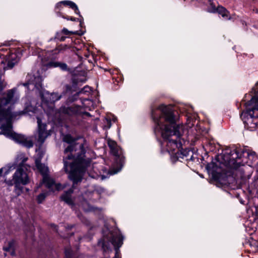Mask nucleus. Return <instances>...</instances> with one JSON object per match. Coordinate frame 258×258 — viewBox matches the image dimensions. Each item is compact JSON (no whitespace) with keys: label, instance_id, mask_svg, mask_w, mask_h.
<instances>
[{"label":"nucleus","instance_id":"obj_1","mask_svg":"<svg viewBox=\"0 0 258 258\" xmlns=\"http://www.w3.org/2000/svg\"><path fill=\"white\" fill-rule=\"evenodd\" d=\"M77 138L70 135L63 136L62 141L69 145L64 149L63 158V169L68 178L75 185L81 182L84 173L90 163L89 158H85V150L82 143H76Z\"/></svg>","mask_w":258,"mask_h":258},{"label":"nucleus","instance_id":"obj_2","mask_svg":"<svg viewBox=\"0 0 258 258\" xmlns=\"http://www.w3.org/2000/svg\"><path fill=\"white\" fill-rule=\"evenodd\" d=\"M151 114L155 124V132H159L166 140L168 149L173 151L181 147L180 138L183 127L176 124V117L171 108L162 104L152 109Z\"/></svg>","mask_w":258,"mask_h":258},{"label":"nucleus","instance_id":"obj_3","mask_svg":"<svg viewBox=\"0 0 258 258\" xmlns=\"http://www.w3.org/2000/svg\"><path fill=\"white\" fill-rule=\"evenodd\" d=\"M17 89L13 88L7 91L6 96L0 98V135L3 134L28 148L32 147L33 143L24 136L13 132L12 121L23 114L22 112H13L11 105L17 101L15 94Z\"/></svg>","mask_w":258,"mask_h":258},{"label":"nucleus","instance_id":"obj_4","mask_svg":"<svg viewBox=\"0 0 258 258\" xmlns=\"http://www.w3.org/2000/svg\"><path fill=\"white\" fill-rule=\"evenodd\" d=\"M252 107L246 109L243 118L245 128L250 131L258 129V98L253 97L248 102Z\"/></svg>","mask_w":258,"mask_h":258},{"label":"nucleus","instance_id":"obj_5","mask_svg":"<svg viewBox=\"0 0 258 258\" xmlns=\"http://www.w3.org/2000/svg\"><path fill=\"white\" fill-rule=\"evenodd\" d=\"M28 170L23 168L22 167H18L15 172L13 175L12 180H5L6 183L9 186H12L14 183L20 184L22 185H26L30 181V178L27 173Z\"/></svg>","mask_w":258,"mask_h":258},{"label":"nucleus","instance_id":"obj_6","mask_svg":"<svg viewBox=\"0 0 258 258\" xmlns=\"http://www.w3.org/2000/svg\"><path fill=\"white\" fill-rule=\"evenodd\" d=\"M41 97L43 102L42 107L48 114H51L54 112L53 103L61 98V95L57 93L45 94L41 93Z\"/></svg>","mask_w":258,"mask_h":258},{"label":"nucleus","instance_id":"obj_7","mask_svg":"<svg viewBox=\"0 0 258 258\" xmlns=\"http://www.w3.org/2000/svg\"><path fill=\"white\" fill-rule=\"evenodd\" d=\"M244 153L241 149H235L233 150L226 149L225 154H227L226 158V164L231 168L236 169L240 166V162L238 161L241 157L242 154Z\"/></svg>","mask_w":258,"mask_h":258},{"label":"nucleus","instance_id":"obj_8","mask_svg":"<svg viewBox=\"0 0 258 258\" xmlns=\"http://www.w3.org/2000/svg\"><path fill=\"white\" fill-rule=\"evenodd\" d=\"M107 239L112 244L115 249L116 253L114 258H121L118 252V248L122 244V236L117 232H110Z\"/></svg>","mask_w":258,"mask_h":258},{"label":"nucleus","instance_id":"obj_9","mask_svg":"<svg viewBox=\"0 0 258 258\" xmlns=\"http://www.w3.org/2000/svg\"><path fill=\"white\" fill-rule=\"evenodd\" d=\"M30 79L23 85L27 87L28 89L33 90L34 89L40 91L42 89V78L38 76L37 77L29 76Z\"/></svg>","mask_w":258,"mask_h":258},{"label":"nucleus","instance_id":"obj_10","mask_svg":"<svg viewBox=\"0 0 258 258\" xmlns=\"http://www.w3.org/2000/svg\"><path fill=\"white\" fill-rule=\"evenodd\" d=\"M107 143L111 153L116 157L119 158V163L122 166L124 162V157L121 156L122 151L121 149L117 146L116 142L111 139L108 140Z\"/></svg>","mask_w":258,"mask_h":258},{"label":"nucleus","instance_id":"obj_11","mask_svg":"<svg viewBox=\"0 0 258 258\" xmlns=\"http://www.w3.org/2000/svg\"><path fill=\"white\" fill-rule=\"evenodd\" d=\"M37 123L39 128L38 141L42 144L50 133L46 130V124H41V120L39 118H37Z\"/></svg>","mask_w":258,"mask_h":258},{"label":"nucleus","instance_id":"obj_12","mask_svg":"<svg viewBox=\"0 0 258 258\" xmlns=\"http://www.w3.org/2000/svg\"><path fill=\"white\" fill-rule=\"evenodd\" d=\"M43 182L46 186L49 189L53 190L54 188L59 190L62 188L61 185L60 183H55L52 179L47 178L46 176L43 177Z\"/></svg>","mask_w":258,"mask_h":258},{"label":"nucleus","instance_id":"obj_13","mask_svg":"<svg viewBox=\"0 0 258 258\" xmlns=\"http://www.w3.org/2000/svg\"><path fill=\"white\" fill-rule=\"evenodd\" d=\"M79 110L78 107L71 106V107H63L60 108V112L62 113L67 114L69 115H73L77 113Z\"/></svg>","mask_w":258,"mask_h":258},{"label":"nucleus","instance_id":"obj_14","mask_svg":"<svg viewBox=\"0 0 258 258\" xmlns=\"http://www.w3.org/2000/svg\"><path fill=\"white\" fill-rule=\"evenodd\" d=\"M62 4H63L64 6H68L70 8L73 9L76 14H79V11L78 8V7L74 2H73L72 1H61L56 5V8H58V9L61 6Z\"/></svg>","mask_w":258,"mask_h":258},{"label":"nucleus","instance_id":"obj_15","mask_svg":"<svg viewBox=\"0 0 258 258\" xmlns=\"http://www.w3.org/2000/svg\"><path fill=\"white\" fill-rule=\"evenodd\" d=\"M73 192V189L71 188L67 191H66L61 196V199L67 204L70 206L74 205L73 201L71 198V195Z\"/></svg>","mask_w":258,"mask_h":258},{"label":"nucleus","instance_id":"obj_16","mask_svg":"<svg viewBox=\"0 0 258 258\" xmlns=\"http://www.w3.org/2000/svg\"><path fill=\"white\" fill-rule=\"evenodd\" d=\"M48 68L59 67L62 71H69V69L66 63L60 62L57 61H50L47 65Z\"/></svg>","mask_w":258,"mask_h":258},{"label":"nucleus","instance_id":"obj_17","mask_svg":"<svg viewBox=\"0 0 258 258\" xmlns=\"http://www.w3.org/2000/svg\"><path fill=\"white\" fill-rule=\"evenodd\" d=\"M35 164L38 170L44 176L47 173L48 170V167L44 164H42L40 163V159H36Z\"/></svg>","mask_w":258,"mask_h":258},{"label":"nucleus","instance_id":"obj_18","mask_svg":"<svg viewBox=\"0 0 258 258\" xmlns=\"http://www.w3.org/2000/svg\"><path fill=\"white\" fill-rule=\"evenodd\" d=\"M18 62V59L15 54H12L9 57L6 67L7 69H12Z\"/></svg>","mask_w":258,"mask_h":258},{"label":"nucleus","instance_id":"obj_19","mask_svg":"<svg viewBox=\"0 0 258 258\" xmlns=\"http://www.w3.org/2000/svg\"><path fill=\"white\" fill-rule=\"evenodd\" d=\"M18 160L20 162L19 163L18 167H22L26 170H28V168H29L30 167L28 165L25 164L28 160L27 157H25L23 154H21L18 156Z\"/></svg>","mask_w":258,"mask_h":258},{"label":"nucleus","instance_id":"obj_20","mask_svg":"<svg viewBox=\"0 0 258 258\" xmlns=\"http://www.w3.org/2000/svg\"><path fill=\"white\" fill-rule=\"evenodd\" d=\"M219 14L221 15V16L223 18H225L227 19L229 18V12L224 7L222 6H219L217 8V12Z\"/></svg>","mask_w":258,"mask_h":258},{"label":"nucleus","instance_id":"obj_21","mask_svg":"<svg viewBox=\"0 0 258 258\" xmlns=\"http://www.w3.org/2000/svg\"><path fill=\"white\" fill-rule=\"evenodd\" d=\"M15 241L14 240L9 241L8 242V245L3 247L4 250L6 251H11L12 249H14Z\"/></svg>","mask_w":258,"mask_h":258},{"label":"nucleus","instance_id":"obj_22","mask_svg":"<svg viewBox=\"0 0 258 258\" xmlns=\"http://www.w3.org/2000/svg\"><path fill=\"white\" fill-rule=\"evenodd\" d=\"M15 185V192L17 196H19L22 192L23 187L20 184L14 183Z\"/></svg>","mask_w":258,"mask_h":258},{"label":"nucleus","instance_id":"obj_23","mask_svg":"<svg viewBox=\"0 0 258 258\" xmlns=\"http://www.w3.org/2000/svg\"><path fill=\"white\" fill-rule=\"evenodd\" d=\"M247 155L248 158L251 160H255L257 158L256 153L254 151H247Z\"/></svg>","mask_w":258,"mask_h":258},{"label":"nucleus","instance_id":"obj_24","mask_svg":"<svg viewBox=\"0 0 258 258\" xmlns=\"http://www.w3.org/2000/svg\"><path fill=\"white\" fill-rule=\"evenodd\" d=\"M70 48V46L68 45H60L56 48V50H58V52H61Z\"/></svg>","mask_w":258,"mask_h":258},{"label":"nucleus","instance_id":"obj_25","mask_svg":"<svg viewBox=\"0 0 258 258\" xmlns=\"http://www.w3.org/2000/svg\"><path fill=\"white\" fill-rule=\"evenodd\" d=\"M86 89H89V88L88 87H84L81 91H80L78 93H76L74 95V96L72 97V98H70V100L71 101H74L75 100L77 99V98L78 97L79 94L80 93H82L85 91H88L87 90H85Z\"/></svg>","mask_w":258,"mask_h":258},{"label":"nucleus","instance_id":"obj_26","mask_svg":"<svg viewBox=\"0 0 258 258\" xmlns=\"http://www.w3.org/2000/svg\"><path fill=\"white\" fill-rule=\"evenodd\" d=\"M46 196L47 195L45 193H41L39 194L37 198L38 203L39 204L42 203L45 200Z\"/></svg>","mask_w":258,"mask_h":258},{"label":"nucleus","instance_id":"obj_27","mask_svg":"<svg viewBox=\"0 0 258 258\" xmlns=\"http://www.w3.org/2000/svg\"><path fill=\"white\" fill-rule=\"evenodd\" d=\"M210 5V7L209 8L208 11L211 13H216L217 12V8L216 6L211 2V0H208Z\"/></svg>","mask_w":258,"mask_h":258},{"label":"nucleus","instance_id":"obj_28","mask_svg":"<svg viewBox=\"0 0 258 258\" xmlns=\"http://www.w3.org/2000/svg\"><path fill=\"white\" fill-rule=\"evenodd\" d=\"M65 255L67 258H72V250L71 248L66 249Z\"/></svg>","mask_w":258,"mask_h":258},{"label":"nucleus","instance_id":"obj_29","mask_svg":"<svg viewBox=\"0 0 258 258\" xmlns=\"http://www.w3.org/2000/svg\"><path fill=\"white\" fill-rule=\"evenodd\" d=\"M55 38L59 40L60 41H64L66 37L65 36H61L60 33L57 32L56 34Z\"/></svg>","mask_w":258,"mask_h":258},{"label":"nucleus","instance_id":"obj_30","mask_svg":"<svg viewBox=\"0 0 258 258\" xmlns=\"http://www.w3.org/2000/svg\"><path fill=\"white\" fill-rule=\"evenodd\" d=\"M239 173L240 174V177L242 179H245L246 178V176L244 175V173L243 172L242 169L240 168L237 171L236 175L237 176H238Z\"/></svg>","mask_w":258,"mask_h":258},{"label":"nucleus","instance_id":"obj_31","mask_svg":"<svg viewBox=\"0 0 258 258\" xmlns=\"http://www.w3.org/2000/svg\"><path fill=\"white\" fill-rule=\"evenodd\" d=\"M61 32H62V33H63L65 35H70V34H75V32H73L72 31H70L67 29H66L65 28H64L62 30Z\"/></svg>","mask_w":258,"mask_h":258},{"label":"nucleus","instance_id":"obj_32","mask_svg":"<svg viewBox=\"0 0 258 258\" xmlns=\"http://www.w3.org/2000/svg\"><path fill=\"white\" fill-rule=\"evenodd\" d=\"M102 248L104 249V250H106V249H108V247H107V246L105 244L104 240V241L102 243Z\"/></svg>","mask_w":258,"mask_h":258},{"label":"nucleus","instance_id":"obj_33","mask_svg":"<svg viewBox=\"0 0 258 258\" xmlns=\"http://www.w3.org/2000/svg\"><path fill=\"white\" fill-rule=\"evenodd\" d=\"M64 19H66L68 20H71L72 21H76V18H74V17H70V18H69V17H62Z\"/></svg>","mask_w":258,"mask_h":258},{"label":"nucleus","instance_id":"obj_34","mask_svg":"<svg viewBox=\"0 0 258 258\" xmlns=\"http://www.w3.org/2000/svg\"><path fill=\"white\" fill-rule=\"evenodd\" d=\"M107 123L108 124V126L107 127V128H109L111 126V122L110 121L107 120Z\"/></svg>","mask_w":258,"mask_h":258},{"label":"nucleus","instance_id":"obj_35","mask_svg":"<svg viewBox=\"0 0 258 258\" xmlns=\"http://www.w3.org/2000/svg\"><path fill=\"white\" fill-rule=\"evenodd\" d=\"M11 252V254L12 255H15V251H14V249H12L11 251H10Z\"/></svg>","mask_w":258,"mask_h":258},{"label":"nucleus","instance_id":"obj_36","mask_svg":"<svg viewBox=\"0 0 258 258\" xmlns=\"http://www.w3.org/2000/svg\"><path fill=\"white\" fill-rule=\"evenodd\" d=\"M120 170V169H118V170H116V171H115L113 172V174L117 173V172H118Z\"/></svg>","mask_w":258,"mask_h":258},{"label":"nucleus","instance_id":"obj_37","mask_svg":"<svg viewBox=\"0 0 258 258\" xmlns=\"http://www.w3.org/2000/svg\"><path fill=\"white\" fill-rule=\"evenodd\" d=\"M2 174V169H0V175Z\"/></svg>","mask_w":258,"mask_h":258}]
</instances>
